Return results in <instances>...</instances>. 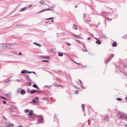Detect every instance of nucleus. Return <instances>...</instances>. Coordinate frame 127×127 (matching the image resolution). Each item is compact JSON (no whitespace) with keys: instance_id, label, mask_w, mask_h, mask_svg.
I'll list each match as a JSON object with an SVG mask.
<instances>
[{"instance_id":"f257e3e1","label":"nucleus","mask_w":127,"mask_h":127,"mask_svg":"<svg viewBox=\"0 0 127 127\" xmlns=\"http://www.w3.org/2000/svg\"><path fill=\"white\" fill-rule=\"evenodd\" d=\"M118 114L119 115V118L120 119H127V116L126 115H125L123 114H121V113L120 112L118 113Z\"/></svg>"},{"instance_id":"f03ea898","label":"nucleus","mask_w":127,"mask_h":127,"mask_svg":"<svg viewBox=\"0 0 127 127\" xmlns=\"http://www.w3.org/2000/svg\"><path fill=\"white\" fill-rule=\"evenodd\" d=\"M11 44L9 43H5L3 44L4 48L5 49H9L11 48Z\"/></svg>"},{"instance_id":"7ed1b4c3","label":"nucleus","mask_w":127,"mask_h":127,"mask_svg":"<svg viewBox=\"0 0 127 127\" xmlns=\"http://www.w3.org/2000/svg\"><path fill=\"white\" fill-rule=\"evenodd\" d=\"M37 117L39 118V119H37V120L38 122L41 123L43 122V119L42 116L38 115Z\"/></svg>"},{"instance_id":"20e7f679","label":"nucleus","mask_w":127,"mask_h":127,"mask_svg":"<svg viewBox=\"0 0 127 127\" xmlns=\"http://www.w3.org/2000/svg\"><path fill=\"white\" fill-rule=\"evenodd\" d=\"M114 55L113 54H112L107 59L105 63H107L109 62L112 58L114 56Z\"/></svg>"},{"instance_id":"39448f33","label":"nucleus","mask_w":127,"mask_h":127,"mask_svg":"<svg viewBox=\"0 0 127 127\" xmlns=\"http://www.w3.org/2000/svg\"><path fill=\"white\" fill-rule=\"evenodd\" d=\"M53 9V7H50V8H48L47 9H43V10L41 11H40L39 12L37 13H39L40 12H42L43 11H46L51 10H52V9Z\"/></svg>"},{"instance_id":"423d86ee","label":"nucleus","mask_w":127,"mask_h":127,"mask_svg":"<svg viewBox=\"0 0 127 127\" xmlns=\"http://www.w3.org/2000/svg\"><path fill=\"white\" fill-rule=\"evenodd\" d=\"M29 115L31 116H35L34 114H33V111L32 110H30L29 112Z\"/></svg>"},{"instance_id":"0eeeda50","label":"nucleus","mask_w":127,"mask_h":127,"mask_svg":"<svg viewBox=\"0 0 127 127\" xmlns=\"http://www.w3.org/2000/svg\"><path fill=\"white\" fill-rule=\"evenodd\" d=\"M109 118V117L108 115H106L104 116V119L105 121H108Z\"/></svg>"},{"instance_id":"6e6552de","label":"nucleus","mask_w":127,"mask_h":127,"mask_svg":"<svg viewBox=\"0 0 127 127\" xmlns=\"http://www.w3.org/2000/svg\"><path fill=\"white\" fill-rule=\"evenodd\" d=\"M21 93L22 95H24L26 93V91L24 90H21Z\"/></svg>"},{"instance_id":"1a4fd4ad","label":"nucleus","mask_w":127,"mask_h":127,"mask_svg":"<svg viewBox=\"0 0 127 127\" xmlns=\"http://www.w3.org/2000/svg\"><path fill=\"white\" fill-rule=\"evenodd\" d=\"M11 77H10L7 79L6 80H5L4 81V82L5 83H8V82H10L11 81H12V80H9L10 79Z\"/></svg>"},{"instance_id":"9d476101","label":"nucleus","mask_w":127,"mask_h":127,"mask_svg":"<svg viewBox=\"0 0 127 127\" xmlns=\"http://www.w3.org/2000/svg\"><path fill=\"white\" fill-rule=\"evenodd\" d=\"M36 90H32L30 91V93L31 94H33L36 93Z\"/></svg>"},{"instance_id":"9b49d317","label":"nucleus","mask_w":127,"mask_h":127,"mask_svg":"<svg viewBox=\"0 0 127 127\" xmlns=\"http://www.w3.org/2000/svg\"><path fill=\"white\" fill-rule=\"evenodd\" d=\"M13 126L14 125L12 123L9 124L7 125V127H13Z\"/></svg>"},{"instance_id":"f8f14e48","label":"nucleus","mask_w":127,"mask_h":127,"mask_svg":"<svg viewBox=\"0 0 127 127\" xmlns=\"http://www.w3.org/2000/svg\"><path fill=\"white\" fill-rule=\"evenodd\" d=\"M106 36L104 34H102L100 35V37L101 38H105Z\"/></svg>"},{"instance_id":"ddd939ff","label":"nucleus","mask_w":127,"mask_h":127,"mask_svg":"<svg viewBox=\"0 0 127 127\" xmlns=\"http://www.w3.org/2000/svg\"><path fill=\"white\" fill-rule=\"evenodd\" d=\"M32 86L33 87L36 88L38 89H39V88L37 86L36 84H34Z\"/></svg>"},{"instance_id":"4468645a","label":"nucleus","mask_w":127,"mask_h":127,"mask_svg":"<svg viewBox=\"0 0 127 127\" xmlns=\"http://www.w3.org/2000/svg\"><path fill=\"white\" fill-rule=\"evenodd\" d=\"M27 7H24L22 8L21 9L20 11H24L25 10L27 9Z\"/></svg>"},{"instance_id":"2eb2a0df","label":"nucleus","mask_w":127,"mask_h":127,"mask_svg":"<svg viewBox=\"0 0 127 127\" xmlns=\"http://www.w3.org/2000/svg\"><path fill=\"white\" fill-rule=\"evenodd\" d=\"M96 44H100L101 43V42L100 41L98 40L96 41Z\"/></svg>"},{"instance_id":"dca6fc26","label":"nucleus","mask_w":127,"mask_h":127,"mask_svg":"<svg viewBox=\"0 0 127 127\" xmlns=\"http://www.w3.org/2000/svg\"><path fill=\"white\" fill-rule=\"evenodd\" d=\"M33 43L39 47H41V45L40 44H38L36 42H34Z\"/></svg>"},{"instance_id":"f3484780","label":"nucleus","mask_w":127,"mask_h":127,"mask_svg":"<svg viewBox=\"0 0 127 127\" xmlns=\"http://www.w3.org/2000/svg\"><path fill=\"white\" fill-rule=\"evenodd\" d=\"M27 70H22L21 71V73L23 74H24L25 73H26Z\"/></svg>"},{"instance_id":"a211bd4d","label":"nucleus","mask_w":127,"mask_h":127,"mask_svg":"<svg viewBox=\"0 0 127 127\" xmlns=\"http://www.w3.org/2000/svg\"><path fill=\"white\" fill-rule=\"evenodd\" d=\"M73 29H74L75 30H77V27H76V25L75 24H74L73 25Z\"/></svg>"},{"instance_id":"6ab92c4d","label":"nucleus","mask_w":127,"mask_h":127,"mask_svg":"<svg viewBox=\"0 0 127 127\" xmlns=\"http://www.w3.org/2000/svg\"><path fill=\"white\" fill-rule=\"evenodd\" d=\"M112 46L113 47H116V43L115 42L113 43Z\"/></svg>"},{"instance_id":"aec40b11","label":"nucleus","mask_w":127,"mask_h":127,"mask_svg":"<svg viewBox=\"0 0 127 127\" xmlns=\"http://www.w3.org/2000/svg\"><path fill=\"white\" fill-rule=\"evenodd\" d=\"M42 57L43 58H44V59H49V57L48 56H43Z\"/></svg>"},{"instance_id":"412c9836","label":"nucleus","mask_w":127,"mask_h":127,"mask_svg":"<svg viewBox=\"0 0 127 127\" xmlns=\"http://www.w3.org/2000/svg\"><path fill=\"white\" fill-rule=\"evenodd\" d=\"M58 56H59L62 57V56H63V54L62 53H59L58 54Z\"/></svg>"},{"instance_id":"4be33fe9","label":"nucleus","mask_w":127,"mask_h":127,"mask_svg":"<svg viewBox=\"0 0 127 127\" xmlns=\"http://www.w3.org/2000/svg\"><path fill=\"white\" fill-rule=\"evenodd\" d=\"M43 100L48 101L49 100V98L48 97H45L43 98Z\"/></svg>"},{"instance_id":"5701e85b","label":"nucleus","mask_w":127,"mask_h":127,"mask_svg":"<svg viewBox=\"0 0 127 127\" xmlns=\"http://www.w3.org/2000/svg\"><path fill=\"white\" fill-rule=\"evenodd\" d=\"M54 18L53 17H52L50 18H46V20H50L53 19H54Z\"/></svg>"},{"instance_id":"b1692460","label":"nucleus","mask_w":127,"mask_h":127,"mask_svg":"<svg viewBox=\"0 0 127 127\" xmlns=\"http://www.w3.org/2000/svg\"><path fill=\"white\" fill-rule=\"evenodd\" d=\"M41 62H49V60H42Z\"/></svg>"},{"instance_id":"393cba45","label":"nucleus","mask_w":127,"mask_h":127,"mask_svg":"<svg viewBox=\"0 0 127 127\" xmlns=\"http://www.w3.org/2000/svg\"><path fill=\"white\" fill-rule=\"evenodd\" d=\"M27 84L28 85L31 86L32 85V84L31 82H28L27 83Z\"/></svg>"},{"instance_id":"a878e982","label":"nucleus","mask_w":127,"mask_h":127,"mask_svg":"<svg viewBox=\"0 0 127 127\" xmlns=\"http://www.w3.org/2000/svg\"><path fill=\"white\" fill-rule=\"evenodd\" d=\"M36 93L38 94H40L41 93L42 91H41L36 90Z\"/></svg>"},{"instance_id":"bb28decb","label":"nucleus","mask_w":127,"mask_h":127,"mask_svg":"<svg viewBox=\"0 0 127 127\" xmlns=\"http://www.w3.org/2000/svg\"><path fill=\"white\" fill-rule=\"evenodd\" d=\"M40 3L42 4L44 3V0H42L40 1Z\"/></svg>"},{"instance_id":"cd10ccee","label":"nucleus","mask_w":127,"mask_h":127,"mask_svg":"<svg viewBox=\"0 0 127 127\" xmlns=\"http://www.w3.org/2000/svg\"><path fill=\"white\" fill-rule=\"evenodd\" d=\"M13 110V108H12L10 107L9 108V110L10 111L14 112V111Z\"/></svg>"},{"instance_id":"c85d7f7f","label":"nucleus","mask_w":127,"mask_h":127,"mask_svg":"<svg viewBox=\"0 0 127 127\" xmlns=\"http://www.w3.org/2000/svg\"><path fill=\"white\" fill-rule=\"evenodd\" d=\"M29 111V110L28 109H26L25 110V112L26 113H28Z\"/></svg>"},{"instance_id":"c756f323","label":"nucleus","mask_w":127,"mask_h":127,"mask_svg":"<svg viewBox=\"0 0 127 127\" xmlns=\"http://www.w3.org/2000/svg\"><path fill=\"white\" fill-rule=\"evenodd\" d=\"M30 78L29 76V75H27L26 77V78L27 80L29 79Z\"/></svg>"},{"instance_id":"7c9ffc66","label":"nucleus","mask_w":127,"mask_h":127,"mask_svg":"<svg viewBox=\"0 0 127 127\" xmlns=\"http://www.w3.org/2000/svg\"><path fill=\"white\" fill-rule=\"evenodd\" d=\"M82 107L83 109V111H84V106H85L84 104H82Z\"/></svg>"},{"instance_id":"2f4dec72","label":"nucleus","mask_w":127,"mask_h":127,"mask_svg":"<svg viewBox=\"0 0 127 127\" xmlns=\"http://www.w3.org/2000/svg\"><path fill=\"white\" fill-rule=\"evenodd\" d=\"M32 101V102L33 103H35L36 102V100L34 99H33Z\"/></svg>"},{"instance_id":"473e14b6","label":"nucleus","mask_w":127,"mask_h":127,"mask_svg":"<svg viewBox=\"0 0 127 127\" xmlns=\"http://www.w3.org/2000/svg\"><path fill=\"white\" fill-rule=\"evenodd\" d=\"M26 73H32L31 71H29L27 70V71L26 72Z\"/></svg>"},{"instance_id":"72a5a7b5","label":"nucleus","mask_w":127,"mask_h":127,"mask_svg":"<svg viewBox=\"0 0 127 127\" xmlns=\"http://www.w3.org/2000/svg\"><path fill=\"white\" fill-rule=\"evenodd\" d=\"M91 21V20H85L86 22H87V21L88 22H89Z\"/></svg>"},{"instance_id":"f704fd0d","label":"nucleus","mask_w":127,"mask_h":127,"mask_svg":"<svg viewBox=\"0 0 127 127\" xmlns=\"http://www.w3.org/2000/svg\"><path fill=\"white\" fill-rule=\"evenodd\" d=\"M117 100L118 101L121 100L122 99L120 98H117Z\"/></svg>"},{"instance_id":"c9c22d12","label":"nucleus","mask_w":127,"mask_h":127,"mask_svg":"<svg viewBox=\"0 0 127 127\" xmlns=\"http://www.w3.org/2000/svg\"><path fill=\"white\" fill-rule=\"evenodd\" d=\"M35 116H30L29 117L30 118H34Z\"/></svg>"},{"instance_id":"e433bc0d","label":"nucleus","mask_w":127,"mask_h":127,"mask_svg":"<svg viewBox=\"0 0 127 127\" xmlns=\"http://www.w3.org/2000/svg\"><path fill=\"white\" fill-rule=\"evenodd\" d=\"M2 102L4 104H6V102L4 100H3L2 101Z\"/></svg>"},{"instance_id":"4c0bfd02","label":"nucleus","mask_w":127,"mask_h":127,"mask_svg":"<svg viewBox=\"0 0 127 127\" xmlns=\"http://www.w3.org/2000/svg\"><path fill=\"white\" fill-rule=\"evenodd\" d=\"M32 6V4H30L28 6V7L29 8H31Z\"/></svg>"},{"instance_id":"58836bf2","label":"nucleus","mask_w":127,"mask_h":127,"mask_svg":"<svg viewBox=\"0 0 127 127\" xmlns=\"http://www.w3.org/2000/svg\"><path fill=\"white\" fill-rule=\"evenodd\" d=\"M30 89H28L27 90V92L28 93H29L30 92Z\"/></svg>"},{"instance_id":"ea45409f","label":"nucleus","mask_w":127,"mask_h":127,"mask_svg":"<svg viewBox=\"0 0 127 127\" xmlns=\"http://www.w3.org/2000/svg\"><path fill=\"white\" fill-rule=\"evenodd\" d=\"M79 91L78 90H76V92H75V94H78V92H79Z\"/></svg>"},{"instance_id":"a19ab883","label":"nucleus","mask_w":127,"mask_h":127,"mask_svg":"<svg viewBox=\"0 0 127 127\" xmlns=\"http://www.w3.org/2000/svg\"><path fill=\"white\" fill-rule=\"evenodd\" d=\"M35 98L36 99V100H38V97H35Z\"/></svg>"},{"instance_id":"79ce46f5","label":"nucleus","mask_w":127,"mask_h":127,"mask_svg":"<svg viewBox=\"0 0 127 127\" xmlns=\"http://www.w3.org/2000/svg\"><path fill=\"white\" fill-rule=\"evenodd\" d=\"M66 44L68 45V46H70V44L68 42H66Z\"/></svg>"},{"instance_id":"37998d69","label":"nucleus","mask_w":127,"mask_h":127,"mask_svg":"<svg viewBox=\"0 0 127 127\" xmlns=\"http://www.w3.org/2000/svg\"><path fill=\"white\" fill-rule=\"evenodd\" d=\"M1 98L5 100H6V98L3 97H1Z\"/></svg>"},{"instance_id":"c03bdc74","label":"nucleus","mask_w":127,"mask_h":127,"mask_svg":"<svg viewBox=\"0 0 127 127\" xmlns=\"http://www.w3.org/2000/svg\"><path fill=\"white\" fill-rule=\"evenodd\" d=\"M73 35L75 37H79V35H75V34H73Z\"/></svg>"},{"instance_id":"a18cd8bd","label":"nucleus","mask_w":127,"mask_h":127,"mask_svg":"<svg viewBox=\"0 0 127 127\" xmlns=\"http://www.w3.org/2000/svg\"><path fill=\"white\" fill-rule=\"evenodd\" d=\"M32 73H33L35 75L36 74V73L34 71H31Z\"/></svg>"},{"instance_id":"49530a36","label":"nucleus","mask_w":127,"mask_h":127,"mask_svg":"<svg viewBox=\"0 0 127 127\" xmlns=\"http://www.w3.org/2000/svg\"><path fill=\"white\" fill-rule=\"evenodd\" d=\"M83 50L84 52H87L88 51V50H85L83 49Z\"/></svg>"},{"instance_id":"de8ad7c7","label":"nucleus","mask_w":127,"mask_h":127,"mask_svg":"<svg viewBox=\"0 0 127 127\" xmlns=\"http://www.w3.org/2000/svg\"><path fill=\"white\" fill-rule=\"evenodd\" d=\"M78 38H79V39H82V37L79 36L78 37Z\"/></svg>"},{"instance_id":"09e8293b","label":"nucleus","mask_w":127,"mask_h":127,"mask_svg":"<svg viewBox=\"0 0 127 127\" xmlns=\"http://www.w3.org/2000/svg\"><path fill=\"white\" fill-rule=\"evenodd\" d=\"M49 86H44V87H47V88H49Z\"/></svg>"},{"instance_id":"8fccbe9b","label":"nucleus","mask_w":127,"mask_h":127,"mask_svg":"<svg viewBox=\"0 0 127 127\" xmlns=\"http://www.w3.org/2000/svg\"><path fill=\"white\" fill-rule=\"evenodd\" d=\"M79 80V81H80V83L82 85V82L80 80Z\"/></svg>"},{"instance_id":"3c124183","label":"nucleus","mask_w":127,"mask_h":127,"mask_svg":"<svg viewBox=\"0 0 127 127\" xmlns=\"http://www.w3.org/2000/svg\"><path fill=\"white\" fill-rule=\"evenodd\" d=\"M49 22H50V21H47V22H45V23L46 24H47V23H49Z\"/></svg>"},{"instance_id":"603ef678","label":"nucleus","mask_w":127,"mask_h":127,"mask_svg":"<svg viewBox=\"0 0 127 127\" xmlns=\"http://www.w3.org/2000/svg\"><path fill=\"white\" fill-rule=\"evenodd\" d=\"M28 81H30V82H31V81H32V80H31L30 78L29 79H28Z\"/></svg>"},{"instance_id":"864d4df0","label":"nucleus","mask_w":127,"mask_h":127,"mask_svg":"<svg viewBox=\"0 0 127 127\" xmlns=\"http://www.w3.org/2000/svg\"><path fill=\"white\" fill-rule=\"evenodd\" d=\"M15 81H17V82H20V80H15Z\"/></svg>"},{"instance_id":"5fc2aeb1","label":"nucleus","mask_w":127,"mask_h":127,"mask_svg":"<svg viewBox=\"0 0 127 127\" xmlns=\"http://www.w3.org/2000/svg\"><path fill=\"white\" fill-rule=\"evenodd\" d=\"M74 63H76V64H77L78 65H80V64H79V63H77L76 62H74Z\"/></svg>"},{"instance_id":"6e6d98bb","label":"nucleus","mask_w":127,"mask_h":127,"mask_svg":"<svg viewBox=\"0 0 127 127\" xmlns=\"http://www.w3.org/2000/svg\"><path fill=\"white\" fill-rule=\"evenodd\" d=\"M19 54L20 55H22V53H21V52H19Z\"/></svg>"},{"instance_id":"4d7b16f0","label":"nucleus","mask_w":127,"mask_h":127,"mask_svg":"<svg viewBox=\"0 0 127 127\" xmlns=\"http://www.w3.org/2000/svg\"><path fill=\"white\" fill-rule=\"evenodd\" d=\"M76 41H77L78 42H79V43H80V41H79V40H76Z\"/></svg>"},{"instance_id":"13d9d810","label":"nucleus","mask_w":127,"mask_h":127,"mask_svg":"<svg viewBox=\"0 0 127 127\" xmlns=\"http://www.w3.org/2000/svg\"><path fill=\"white\" fill-rule=\"evenodd\" d=\"M127 35H126L125 36H123L122 38H124L125 37H127Z\"/></svg>"},{"instance_id":"bf43d9fd","label":"nucleus","mask_w":127,"mask_h":127,"mask_svg":"<svg viewBox=\"0 0 127 127\" xmlns=\"http://www.w3.org/2000/svg\"><path fill=\"white\" fill-rule=\"evenodd\" d=\"M125 99L126 101H127V97H125Z\"/></svg>"},{"instance_id":"052dcab7","label":"nucleus","mask_w":127,"mask_h":127,"mask_svg":"<svg viewBox=\"0 0 127 127\" xmlns=\"http://www.w3.org/2000/svg\"><path fill=\"white\" fill-rule=\"evenodd\" d=\"M91 39V38L90 37H89V38H88V40H89L90 39Z\"/></svg>"},{"instance_id":"680f3d73","label":"nucleus","mask_w":127,"mask_h":127,"mask_svg":"<svg viewBox=\"0 0 127 127\" xmlns=\"http://www.w3.org/2000/svg\"><path fill=\"white\" fill-rule=\"evenodd\" d=\"M74 86L75 87V88L76 89H78V88H77V87H76V86H75L74 85Z\"/></svg>"},{"instance_id":"e2e57ef3","label":"nucleus","mask_w":127,"mask_h":127,"mask_svg":"<svg viewBox=\"0 0 127 127\" xmlns=\"http://www.w3.org/2000/svg\"><path fill=\"white\" fill-rule=\"evenodd\" d=\"M74 86L75 87V88L76 89H78V88H77V87H76V86H75L74 85Z\"/></svg>"},{"instance_id":"0e129e2a","label":"nucleus","mask_w":127,"mask_h":127,"mask_svg":"<svg viewBox=\"0 0 127 127\" xmlns=\"http://www.w3.org/2000/svg\"><path fill=\"white\" fill-rule=\"evenodd\" d=\"M51 21L52 22H53L54 21L53 20H52Z\"/></svg>"},{"instance_id":"69168bd1","label":"nucleus","mask_w":127,"mask_h":127,"mask_svg":"<svg viewBox=\"0 0 127 127\" xmlns=\"http://www.w3.org/2000/svg\"><path fill=\"white\" fill-rule=\"evenodd\" d=\"M88 123H89V125H90V124H89V120H88Z\"/></svg>"},{"instance_id":"338daca9","label":"nucleus","mask_w":127,"mask_h":127,"mask_svg":"<svg viewBox=\"0 0 127 127\" xmlns=\"http://www.w3.org/2000/svg\"><path fill=\"white\" fill-rule=\"evenodd\" d=\"M0 127H4L3 126H0Z\"/></svg>"},{"instance_id":"774afa93","label":"nucleus","mask_w":127,"mask_h":127,"mask_svg":"<svg viewBox=\"0 0 127 127\" xmlns=\"http://www.w3.org/2000/svg\"><path fill=\"white\" fill-rule=\"evenodd\" d=\"M52 50H51V51H50V52L51 53H52L53 52H52Z\"/></svg>"}]
</instances>
